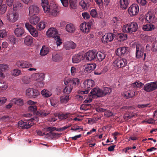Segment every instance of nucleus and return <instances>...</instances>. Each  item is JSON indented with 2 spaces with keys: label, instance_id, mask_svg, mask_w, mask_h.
<instances>
[{
  "label": "nucleus",
  "instance_id": "f257e3e1",
  "mask_svg": "<svg viewBox=\"0 0 157 157\" xmlns=\"http://www.w3.org/2000/svg\"><path fill=\"white\" fill-rule=\"evenodd\" d=\"M41 5L47 16L56 17L58 15L59 11L58 7L54 5L50 7L48 0H41Z\"/></svg>",
  "mask_w": 157,
  "mask_h": 157
},
{
  "label": "nucleus",
  "instance_id": "f03ea898",
  "mask_svg": "<svg viewBox=\"0 0 157 157\" xmlns=\"http://www.w3.org/2000/svg\"><path fill=\"white\" fill-rule=\"evenodd\" d=\"M37 121V118L36 117L27 120L21 121L18 122V126L22 128L28 129L30 128L34 123H36L35 121Z\"/></svg>",
  "mask_w": 157,
  "mask_h": 157
},
{
  "label": "nucleus",
  "instance_id": "7ed1b4c3",
  "mask_svg": "<svg viewBox=\"0 0 157 157\" xmlns=\"http://www.w3.org/2000/svg\"><path fill=\"white\" fill-rule=\"evenodd\" d=\"M45 74L43 73H37L32 75L33 81H36V86L37 87H42L44 85L43 81L45 78Z\"/></svg>",
  "mask_w": 157,
  "mask_h": 157
},
{
  "label": "nucleus",
  "instance_id": "20e7f679",
  "mask_svg": "<svg viewBox=\"0 0 157 157\" xmlns=\"http://www.w3.org/2000/svg\"><path fill=\"white\" fill-rule=\"evenodd\" d=\"M25 94L30 98H35L40 95V93L37 90L33 88H29L26 90Z\"/></svg>",
  "mask_w": 157,
  "mask_h": 157
},
{
  "label": "nucleus",
  "instance_id": "39448f33",
  "mask_svg": "<svg viewBox=\"0 0 157 157\" xmlns=\"http://www.w3.org/2000/svg\"><path fill=\"white\" fill-rule=\"evenodd\" d=\"M19 17L18 13L13 10L9 12L7 15V19L10 22H14L18 20Z\"/></svg>",
  "mask_w": 157,
  "mask_h": 157
},
{
  "label": "nucleus",
  "instance_id": "423d86ee",
  "mask_svg": "<svg viewBox=\"0 0 157 157\" xmlns=\"http://www.w3.org/2000/svg\"><path fill=\"white\" fill-rule=\"evenodd\" d=\"M144 90L146 92H151L157 89V81L151 82L146 84Z\"/></svg>",
  "mask_w": 157,
  "mask_h": 157
},
{
  "label": "nucleus",
  "instance_id": "0eeeda50",
  "mask_svg": "<svg viewBox=\"0 0 157 157\" xmlns=\"http://www.w3.org/2000/svg\"><path fill=\"white\" fill-rule=\"evenodd\" d=\"M139 10L138 6L136 4H132L128 8V14L132 17L136 15Z\"/></svg>",
  "mask_w": 157,
  "mask_h": 157
},
{
  "label": "nucleus",
  "instance_id": "6e6552de",
  "mask_svg": "<svg viewBox=\"0 0 157 157\" xmlns=\"http://www.w3.org/2000/svg\"><path fill=\"white\" fill-rule=\"evenodd\" d=\"M26 28L28 30L30 34L33 37H37L38 36V33L35 28L29 23L27 22L25 24Z\"/></svg>",
  "mask_w": 157,
  "mask_h": 157
},
{
  "label": "nucleus",
  "instance_id": "1a4fd4ad",
  "mask_svg": "<svg viewBox=\"0 0 157 157\" xmlns=\"http://www.w3.org/2000/svg\"><path fill=\"white\" fill-rule=\"evenodd\" d=\"M64 82L65 85L76 86L79 83L80 80L77 78H74L71 79L69 78L66 77L64 79Z\"/></svg>",
  "mask_w": 157,
  "mask_h": 157
},
{
  "label": "nucleus",
  "instance_id": "9d476101",
  "mask_svg": "<svg viewBox=\"0 0 157 157\" xmlns=\"http://www.w3.org/2000/svg\"><path fill=\"white\" fill-rule=\"evenodd\" d=\"M127 63L126 59L120 58L116 59L113 64L114 65L119 68L124 67L127 65Z\"/></svg>",
  "mask_w": 157,
  "mask_h": 157
},
{
  "label": "nucleus",
  "instance_id": "9b49d317",
  "mask_svg": "<svg viewBox=\"0 0 157 157\" xmlns=\"http://www.w3.org/2000/svg\"><path fill=\"white\" fill-rule=\"evenodd\" d=\"M102 90L98 87H95L90 92V95L94 98L101 97L105 95Z\"/></svg>",
  "mask_w": 157,
  "mask_h": 157
},
{
  "label": "nucleus",
  "instance_id": "f8f14e48",
  "mask_svg": "<svg viewBox=\"0 0 157 157\" xmlns=\"http://www.w3.org/2000/svg\"><path fill=\"white\" fill-rule=\"evenodd\" d=\"M84 59L87 61L96 59V52L92 50L86 52L84 55Z\"/></svg>",
  "mask_w": 157,
  "mask_h": 157
},
{
  "label": "nucleus",
  "instance_id": "ddd939ff",
  "mask_svg": "<svg viewBox=\"0 0 157 157\" xmlns=\"http://www.w3.org/2000/svg\"><path fill=\"white\" fill-rule=\"evenodd\" d=\"M144 52V48L141 45L137 44L136 46V57L137 59H141L143 57Z\"/></svg>",
  "mask_w": 157,
  "mask_h": 157
},
{
  "label": "nucleus",
  "instance_id": "4468645a",
  "mask_svg": "<svg viewBox=\"0 0 157 157\" xmlns=\"http://www.w3.org/2000/svg\"><path fill=\"white\" fill-rule=\"evenodd\" d=\"M129 48L126 47H120L116 51V55L119 56H123L129 52Z\"/></svg>",
  "mask_w": 157,
  "mask_h": 157
},
{
  "label": "nucleus",
  "instance_id": "2eb2a0df",
  "mask_svg": "<svg viewBox=\"0 0 157 157\" xmlns=\"http://www.w3.org/2000/svg\"><path fill=\"white\" fill-rule=\"evenodd\" d=\"M157 18L156 16L154 13L149 12L146 14V19L149 23L156 22Z\"/></svg>",
  "mask_w": 157,
  "mask_h": 157
},
{
  "label": "nucleus",
  "instance_id": "dca6fc26",
  "mask_svg": "<svg viewBox=\"0 0 157 157\" xmlns=\"http://www.w3.org/2000/svg\"><path fill=\"white\" fill-rule=\"evenodd\" d=\"M94 85V81L92 79H86L82 84V87L85 89H90Z\"/></svg>",
  "mask_w": 157,
  "mask_h": 157
},
{
  "label": "nucleus",
  "instance_id": "f3484780",
  "mask_svg": "<svg viewBox=\"0 0 157 157\" xmlns=\"http://www.w3.org/2000/svg\"><path fill=\"white\" fill-rule=\"evenodd\" d=\"M16 65L18 67L24 68L32 67V65L25 61H18L16 63Z\"/></svg>",
  "mask_w": 157,
  "mask_h": 157
},
{
  "label": "nucleus",
  "instance_id": "a211bd4d",
  "mask_svg": "<svg viewBox=\"0 0 157 157\" xmlns=\"http://www.w3.org/2000/svg\"><path fill=\"white\" fill-rule=\"evenodd\" d=\"M90 25L86 22L82 23L80 25V29L81 30L86 33H88L90 32Z\"/></svg>",
  "mask_w": 157,
  "mask_h": 157
},
{
  "label": "nucleus",
  "instance_id": "6ab92c4d",
  "mask_svg": "<svg viewBox=\"0 0 157 157\" xmlns=\"http://www.w3.org/2000/svg\"><path fill=\"white\" fill-rule=\"evenodd\" d=\"M84 59L83 54L81 53L75 55L72 58V62L73 63H78Z\"/></svg>",
  "mask_w": 157,
  "mask_h": 157
},
{
  "label": "nucleus",
  "instance_id": "aec40b11",
  "mask_svg": "<svg viewBox=\"0 0 157 157\" xmlns=\"http://www.w3.org/2000/svg\"><path fill=\"white\" fill-rule=\"evenodd\" d=\"M44 130L47 131L48 132V134H52V136L54 138H58L60 136L61 134L57 133H52V132L55 130H56V128L55 127H49L47 128H45Z\"/></svg>",
  "mask_w": 157,
  "mask_h": 157
},
{
  "label": "nucleus",
  "instance_id": "412c9836",
  "mask_svg": "<svg viewBox=\"0 0 157 157\" xmlns=\"http://www.w3.org/2000/svg\"><path fill=\"white\" fill-rule=\"evenodd\" d=\"M135 95V92L133 90H129L124 92L122 94V96L125 99H129L133 97Z\"/></svg>",
  "mask_w": 157,
  "mask_h": 157
},
{
  "label": "nucleus",
  "instance_id": "4be33fe9",
  "mask_svg": "<svg viewBox=\"0 0 157 157\" xmlns=\"http://www.w3.org/2000/svg\"><path fill=\"white\" fill-rule=\"evenodd\" d=\"M76 28L75 25L73 24H67L65 27L66 31L68 33H72L76 30Z\"/></svg>",
  "mask_w": 157,
  "mask_h": 157
},
{
  "label": "nucleus",
  "instance_id": "5701e85b",
  "mask_svg": "<svg viewBox=\"0 0 157 157\" xmlns=\"http://www.w3.org/2000/svg\"><path fill=\"white\" fill-rule=\"evenodd\" d=\"M39 9L38 7L35 5H32L29 8V14L30 15H36L38 13Z\"/></svg>",
  "mask_w": 157,
  "mask_h": 157
},
{
  "label": "nucleus",
  "instance_id": "b1692460",
  "mask_svg": "<svg viewBox=\"0 0 157 157\" xmlns=\"http://www.w3.org/2000/svg\"><path fill=\"white\" fill-rule=\"evenodd\" d=\"M76 46V44L72 41L65 42L64 45V48L67 50L74 49Z\"/></svg>",
  "mask_w": 157,
  "mask_h": 157
},
{
  "label": "nucleus",
  "instance_id": "393cba45",
  "mask_svg": "<svg viewBox=\"0 0 157 157\" xmlns=\"http://www.w3.org/2000/svg\"><path fill=\"white\" fill-rule=\"evenodd\" d=\"M130 30L131 34H133L136 32L138 29V26L137 23L134 21L128 23Z\"/></svg>",
  "mask_w": 157,
  "mask_h": 157
},
{
  "label": "nucleus",
  "instance_id": "a878e982",
  "mask_svg": "<svg viewBox=\"0 0 157 157\" xmlns=\"http://www.w3.org/2000/svg\"><path fill=\"white\" fill-rule=\"evenodd\" d=\"M50 49L48 47L44 45L40 50V54L41 56H44L48 53Z\"/></svg>",
  "mask_w": 157,
  "mask_h": 157
},
{
  "label": "nucleus",
  "instance_id": "bb28decb",
  "mask_svg": "<svg viewBox=\"0 0 157 157\" xmlns=\"http://www.w3.org/2000/svg\"><path fill=\"white\" fill-rule=\"evenodd\" d=\"M39 17L35 15L30 17L29 18V21L32 25H36L40 21Z\"/></svg>",
  "mask_w": 157,
  "mask_h": 157
},
{
  "label": "nucleus",
  "instance_id": "cd10ccee",
  "mask_svg": "<svg viewBox=\"0 0 157 157\" xmlns=\"http://www.w3.org/2000/svg\"><path fill=\"white\" fill-rule=\"evenodd\" d=\"M57 33L56 29L55 28H50L46 32V35L48 37H54Z\"/></svg>",
  "mask_w": 157,
  "mask_h": 157
},
{
  "label": "nucleus",
  "instance_id": "c85d7f7f",
  "mask_svg": "<svg viewBox=\"0 0 157 157\" xmlns=\"http://www.w3.org/2000/svg\"><path fill=\"white\" fill-rule=\"evenodd\" d=\"M155 27L154 25L152 24H146L143 25L142 27V29L144 31H151L154 29Z\"/></svg>",
  "mask_w": 157,
  "mask_h": 157
},
{
  "label": "nucleus",
  "instance_id": "c756f323",
  "mask_svg": "<svg viewBox=\"0 0 157 157\" xmlns=\"http://www.w3.org/2000/svg\"><path fill=\"white\" fill-rule=\"evenodd\" d=\"M24 33V30L22 28H18L14 30L15 34L17 37L22 36Z\"/></svg>",
  "mask_w": 157,
  "mask_h": 157
},
{
  "label": "nucleus",
  "instance_id": "7c9ffc66",
  "mask_svg": "<svg viewBox=\"0 0 157 157\" xmlns=\"http://www.w3.org/2000/svg\"><path fill=\"white\" fill-rule=\"evenodd\" d=\"M22 81L25 84H29L33 81L32 75L30 76H25L22 78Z\"/></svg>",
  "mask_w": 157,
  "mask_h": 157
},
{
  "label": "nucleus",
  "instance_id": "2f4dec72",
  "mask_svg": "<svg viewBox=\"0 0 157 157\" xmlns=\"http://www.w3.org/2000/svg\"><path fill=\"white\" fill-rule=\"evenodd\" d=\"M96 67L95 63L89 64L85 66V70L88 72H90L93 71Z\"/></svg>",
  "mask_w": 157,
  "mask_h": 157
},
{
  "label": "nucleus",
  "instance_id": "473e14b6",
  "mask_svg": "<svg viewBox=\"0 0 157 157\" xmlns=\"http://www.w3.org/2000/svg\"><path fill=\"white\" fill-rule=\"evenodd\" d=\"M117 39L119 41H124L127 39V35L126 34L120 33L117 35Z\"/></svg>",
  "mask_w": 157,
  "mask_h": 157
},
{
  "label": "nucleus",
  "instance_id": "72a5a7b5",
  "mask_svg": "<svg viewBox=\"0 0 157 157\" xmlns=\"http://www.w3.org/2000/svg\"><path fill=\"white\" fill-rule=\"evenodd\" d=\"M24 42L26 45H31L33 42V38L30 36H27L25 37Z\"/></svg>",
  "mask_w": 157,
  "mask_h": 157
},
{
  "label": "nucleus",
  "instance_id": "f704fd0d",
  "mask_svg": "<svg viewBox=\"0 0 157 157\" xmlns=\"http://www.w3.org/2000/svg\"><path fill=\"white\" fill-rule=\"evenodd\" d=\"M11 101L20 106L24 104L23 100L19 98H13L11 100Z\"/></svg>",
  "mask_w": 157,
  "mask_h": 157
},
{
  "label": "nucleus",
  "instance_id": "c9c22d12",
  "mask_svg": "<svg viewBox=\"0 0 157 157\" xmlns=\"http://www.w3.org/2000/svg\"><path fill=\"white\" fill-rule=\"evenodd\" d=\"M75 86L67 85L66 86L63 90V92L66 94H69L71 92L73 88Z\"/></svg>",
  "mask_w": 157,
  "mask_h": 157
},
{
  "label": "nucleus",
  "instance_id": "e433bc0d",
  "mask_svg": "<svg viewBox=\"0 0 157 157\" xmlns=\"http://www.w3.org/2000/svg\"><path fill=\"white\" fill-rule=\"evenodd\" d=\"M153 117L154 119H152L150 118L149 119H147L144 121V122H146L148 124H152L154 123L155 121L157 120V110L155 112Z\"/></svg>",
  "mask_w": 157,
  "mask_h": 157
},
{
  "label": "nucleus",
  "instance_id": "4c0bfd02",
  "mask_svg": "<svg viewBox=\"0 0 157 157\" xmlns=\"http://www.w3.org/2000/svg\"><path fill=\"white\" fill-rule=\"evenodd\" d=\"M46 24L47 22L45 21H41L37 25L36 28L38 30H42L45 28Z\"/></svg>",
  "mask_w": 157,
  "mask_h": 157
},
{
  "label": "nucleus",
  "instance_id": "58836bf2",
  "mask_svg": "<svg viewBox=\"0 0 157 157\" xmlns=\"http://www.w3.org/2000/svg\"><path fill=\"white\" fill-rule=\"evenodd\" d=\"M52 59L54 62H58L62 60V57L59 54L54 53L52 54Z\"/></svg>",
  "mask_w": 157,
  "mask_h": 157
},
{
  "label": "nucleus",
  "instance_id": "ea45409f",
  "mask_svg": "<svg viewBox=\"0 0 157 157\" xmlns=\"http://www.w3.org/2000/svg\"><path fill=\"white\" fill-rule=\"evenodd\" d=\"M122 32L126 33L131 34L128 23L123 25L122 26Z\"/></svg>",
  "mask_w": 157,
  "mask_h": 157
},
{
  "label": "nucleus",
  "instance_id": "a19ab883",
  "mask_svg": "<svg viewBox=\"0 0 157 157\" xmlns=\"http://www.w3.org/2000/svg\"><path fill=\"white\" fill-rule=\"evenodd\" d=\"M41 93L43 97L45 98L50 97L52 95V93L51 91L46 89L42 90L41 91Z\"/></svg>",
  "mask_w": 157,
  "mask_h": 157
},
{
  "label": "nucleus",
  "instance_id": "79ce46f5",
  "mask_svg": "<svg viewBox=\"0 0 157 157\" xmlns=\"http://www.w3.org/2000/svg\"><path fill=\"white\" fill-rule=\"evenodd\" d=\"M69 99V94L64 95L60 97V102L62 103L65 104L68 102Z\"/></svg>",
  "mask_w": 157,
  "mask_h": 157
},
{
  "label": "nucleus",
  "instance_id": "37998d69",
  "mask_svg": "<svg viewBox=\"0 0 157 157\" xmlns=\"http://www.w3.org/2000/svg\"><path fill=\"white\" fill-rule=\"evenodd\" d=\"M3 0H0V13H4L7 9L6 4H3Z\"/></svg>",
  "mask_w": 157,
  "mask_h": 157
},
{
  "label": "nucleus",
  "instance_id": "c03bdc74",
  "mask_svg": "<svg viewBox=\"0 0 157 157\" xmlns=\"http://www.w3.org/2000/svg\"><path fill=\"white\" fill-rule=\"evenodd\" d=\"M120 7L123 9H126L128 5V0H120L119 2Z\"/></svg>",
  "mask_w": 157,
  "mask_h": 157
},
{
  "label": "nucleus",
  "instance_id": "a18cd8bd",
  "mask_svg": "<svg viewBox=\"0 0 157 157\" xmlns=\"http://www.w3.org/2000/svg\"><path fill=\"white\" fill-rule=\"evenodd\" d=\"M105 57V55L101 52H99L96 53V59H97L99 61H102Z\"/></svg>",
  "mask_w": 157,
  "mask_h": 157
},
{
  "label": "nucleus",
  "instance_id": "49530a36",
  "mask_svg": "<svg viewBox=\"0 0 157 157\" xmlns=\"http://www.w3.org/2000/svg\"><path fill=\"white\" fill-rule=\"evenodd\" d=\"M50 112L49 111H47L45 110H40V111H38L36 112V115L41 117H44L47 116L49 114Z\"/></svg>",
  "mask_w": 157,
  "mask_h": 157
},
{
  "label": "nucleus",
  "instance_id": "de8ad7c7",
  "mask_svg": "<svg viewBox=\"0 0 157 157\" xmlns=\"http://www.w3.org/2000/svg\"><path fill=\"white\" fill-rule=\"evenodd\" d=\"M143 85L144 84L139 81L136 82L131 84V86L132 87L139 88V89L142 87Z\"/></svg>",
  "mask_w": 157,
  "mask_h": 157
},
{
  "label": "nucleus",
  "instance_id": "09e8293b",
  "mask_svg": "<svg viewBox=\"0 0 157 157\" xmlns=\"http://www.w3.org/2000/svg\"><path fill=\"white\" fill-rule=\"evenodd\" d=\"M68 117H72L71 114L67 113L65 114H59L58 115V117L59 119H65Z\"/></svg>",
  "mask_w": 157,
  "mask_h": 157
},
{
  "label": "nucleus",
  "instance_id": "8fccbe9b",
  "mask_svg": "<svg viewBox=\"0 0 157 157\" xmlns=\"http://www.w3.org/2000/svg\"><path fill=\"white\" fill-rule=\"evenodd\" d=\"M21 74V70L18 69H15L13 70L11 72L12 75L14 77L17 76Z\"/></svg>",
  "mask_w": 157,
  "mask_h": 157
},
{
  "label": "nucleus",
  "instance_id": "3c124183",
  "mask_svg": "<svg viewBox=\"0 0 157 157\" xmlns=\"http://www.w3.org/2000/svg\"><path fill=\"white\" fill-rule=\"evenodd\" d=\"M22 6V4L19 1H16L13 5V10H17Z\"/></svg>",
  "mask_w": 157,
  "mask_h": 157
},
{
  "label": "nucleus",
  "instance_id": "603ef678",
  "mask_svg": "<svg viewBox=\"0 0 157 157\" xmlns=\"http://www.w3.org/2000/svg\"><path fill=\"white\" fill-rule=\"evenodd\" d=\"M78 72V69L76 67L73 66L71 69V72L72 76H75Z\"/></svg>",
  "mask_w": 157,
  "mask_h": 157
},
{
  "label": "nucleus",
  "instance_id": "864d4df0",
  "mask_svg": "<svg viewBox=\"0 0 157 157\" xmlns=\"http://www.w3.org/2000/svg\"><path fill=\"white\" fill-rule=\"evenodd\" d=\"M8 84L6 82L4 81H0V89L2 90H6L8 87Z\"/></svg>",
  "mask_w": 157,
  "mask_h": 157
},
{
  "label": "nucleus",
  "instance_id": "5fc2aeb1",
  "mask_svg": "<svg viewBox=\"0 0 157 157\" xmlns=\"http://www.w3.org/2000/svg\"><path fill=\"white\" fill-rule=\"evenodd\" d=\"M120 22L119 19L116 17H114L111 20V23L113 26H115Z\"/></svg>",
  "mask_w": 157,
  "mask_h": 157
},
{
  "label": "nucleus",
  "instance_id": "6e6d98bb",
  "mask_svg": "<svg viewBox=\"0 0 157 157\" xmlns=\"http://www.w3.org/2000/svg\"><path fill=\"white\" fill-rule=\"evenodd\" d=\"M8 65L6 64L3 63L0 64V70L2 72L8 70Z\"/></svg>",
  "mask_w": 157,
  "mask_h": 157
},
{
  "label": "nucleus",
  "instance_id": "4d7b16f0",
  "mask_svg": "<svg viewBox=\"0 0 157 157\" xmlns=\"http://www.w3.org/2000/svg\"><path fill=\"white\" fill-rule=\"evenodd\" d=\"M79 4L82 8L84 9H87L88 5L84 1L81 0L79 2Z\"/></svg>",
  "mask_w": 157,
  "mask_h": 157
},
{
  "label": "nucleus",
  "instance_id": "13d9d810",
  "mask_svg": "<svg viewBox=\"0 0 157 157\" xmlns=\"http://www.w3.org/2000/svg\"><path fill=\"white\" fill-rule=\"evenodd\" d=\"M55 40L56 41V43L57 46H59L62 43V40L60 37L58 36H55L54 37Z\"/></svg>",
  "mask_w": 157,
  "mask_h": 157
},
{
  "label": "nucleus",
  "instance_id": "bf43d9fd",
  "mask_svg": "<svg viewBox=\"0 0 157 157\" xmlns=\"http://www.w3.org/2000/svg\"><path fill=\"white\" fill-rule=\"evenodd\" d=\"M29 110L33 112L34 113L36 114V112L38 111H36V106L35 105H33V106L31 105L28 107Z\"/></svg>",
  "mask_w": 157,
  "mask_h": 157
},
{
  "label": "nucleus",
  "instance_id": "052dcab7",
  "mask_svg": "<svg viewBox=\"0 0 157 157\" xmlns=\"http://www.w3.org/2000/svg\"><path fill=\"white\" fill-rule=\"evenodd\" d=\"M102 42L104 43H106L108 41V34H105L103 36L101 39Z\"/></svg>",
  "mask_w": 157,
  "mask_h": 157
},
{
  "label": "nucleus",
  "instance_id": "680f3d73",
  "mask_svg": "<svg viewBox=\"0 0 157 157\" xmlns=\"http://www.w3.org/2000/svg\"><path fill=\"white\" fill-rule=\"evenodd\" d=\"M90 13L92 17L94 18L97 17V12L95 9H92L90 12Z\"/></svg>",
  "mask_w": 157,
  "mask_h": 157
},
{
  "label": "nucleus",
  "instance_id": "e2e57ef3",
  "mask_svg": "<svg viewBox=\"0 0 157 157\" xmlns=\"http://www.w3.org/2000/svg\"><path fill=\"white\" fill-rule=\"evenodd\" d=\"M9 40L12 44H14L15 43L16 38L14 36H10L9 37Z\"/></svg>",
  "mask_w": 157,
  "mask_h": 157
},
{
  "label": "nucleus",
  "instance_id": "0e129e2a",
  "mask_svg": "<svg viewBox=\"0 0 157 157\" xmlns=\"http://www.w3.org/2000/svg\"><path fill=\"white\" fill-rule=\"evenodd\" d=\"M46 131V132H48V131H47L46 130H44H44H43V131L41 132V131L39 130H37L36 132L37 134L40 136H43L44 135H48V133H47L46 132H44V131Z\"/></svg>",
  "mask_w": 157,
  "mask_h": 157
},
{
  "label": "nucleus",
  "instance_id": "69168bd1",
  "mask_svg": "<svg viewBox=\"0 0 157 157\" xmlns=\"http://www.w3.org/2000/svg\"><path fill=\"white\" fill-rule=\"evenodd\" d=\"M93 98L91 96V95H90L88 97H87L86 99L84 101V102L85 103H90L91 102L92 98Z\"/></svg>",
  "mask_w": 157,
  "mask_h": 157
},
{
  "label": "nucleus",
  "instance_id": "338daca9",
  "mask_svg": "<svg viewBox=\"0 0 157 157\" xmlns=\"http://www.w3.org/2000/svg\"><path fill=\"white\" fill-rule=\"evenodd\" d=\"M7 35L6 31L4 30H0V37L3 38Z\"/></svg>",
  "mask_w": 157,
  "mask_h": 157
},
{
  "label": "nucleus",
  "instance_id": "774afa93",
  "mask_svg": "<svg viewBox=\"0 0 157 157\" xmlns=\"http://www.w3.org/2000/svg\"><path fill=\"white\" fill-rule=\"evenodd\" d=\"M134 116V115L133 114H132L131 113H129V114L126 113L125 114L124 116V118L125 120H127L128 119H130L133 117Z\"/></svg>",
  "mask_w": 157,
  "mask_h": 157
}]
</instances>
